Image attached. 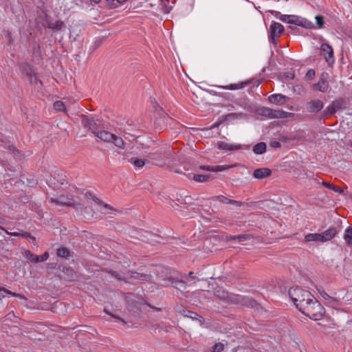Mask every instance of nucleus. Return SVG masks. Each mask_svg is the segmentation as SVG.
<instances>
[{
  "label": "nucleus",
  "instance_id": "obj_41",
  "mask_svg": "<svg viewBox=\"0 0 352 352\" xmlns=\"http://www.w3.org/2000/svg\"><path fill=\"white\" fill-rule=\"evenodd\" d=\"M88 130L91 131L95 135V136L96 135V132H99L100 131L98 128V124L95 122L94 120L91 124V126Z\"/></svg>",
  "mask_w": 352,
  "mask_h": 352
},
{
  "label": "nucleus",
  "instance_id": "obj_14",
  "mask_svg": "<svg viewBox=\"0 0 352 352\" xmlns=\"http://www.w3.org/2000/svg\"><path fill=\"white\" fill-rule=\"evenodd\" d=\"M271 174V169L268 168H261L254 170L253 176L256 179H264L270 176Z\"/></svg>",
  "mask_w": 352,
  "mask_h": 352
},
{
  "label": "nucleus",
  "instance_id": "obj_38",
  "mask_svg": "<svg viewBox=\"0 0 352 352\" xmlns=\"http://www.w3.org/2000/svg\"><path fill=\"white\" fill-rule=\"evenodd\" d=\"M298 26L309 29L311 28L313 26V24L311 22L309 21L308 20L305 19H302L300 17L299 23H298Z\"/></svg>",
  "mask_w": 352,
  "mask_h": 352
},
{
  "label": "nucleus",
  "instance_id": "obj_57",
  "mask_svg": "<svg viewBox=\"0 0 352 352\" xmlns=\"http://www.w3.org/2000/svg\"><path fill=\"white\" fill-rule=\"evenodd\" d=\"M5 222V219L0 215V223L3 224Z\"/></svg>",
  "mask_w": 352,
  "mask_h": 352
},
{
  "label": "nucleus",
  "instance_id": "obj_39",
  "mask_svg": "<svg viewBox=\"0 0 352 352\" xmlns=\"http://www.w3.org/2000/svg\"><path fill=\"white\" fill-rule=\"evenodd\" d=\"M213 199L217 200L224 204H230L231 199L224 197L223 195H219L213 197Z\"/></svg>",
  "mask_w": 352,
  "mask_h": 352
},
{
  "label": "nucleus",
  "instance_id": "obj_11",
  "mask_svg": "<svg viewBox=\"0 0 352 352\" xmlns=\"http://www.w3.org/2000/svg\"><path fill=\"white\" fill-rule=\"evenodd\" d=\"M164 283L162 284L163 286H169V285H173L174 287L177 288V289H181V288H183L184 289L185 288V282L182 280H178V279H176L173 277H168L167 278H165L164 280Z\"/></svg>",
  "mask_w": 352,
  "mask_h": 352
},
{
  "label": "nucleus",
  "instance_id": "obj_33",
  "mask_svg": "<svg viewBox=\"0 0 352 352\" xmlns=\"http://www.w3.org/2000/svg\"><path fill=\"white\" fill-rule=\"evenodd\" d=\"M65 26L64 23L62 21H57L54 23H48L47 28L49 29L54 30H61V29Z\"/></svg>",
  "mask_w": 352,
  "mask_h": 352
},
{
  "label": "nucleus",
  "instance_id": "obj_23",
  "mask_svg": "<svg viewBox=\"0 0 352 352\" xmlns=\"http://www.w3.org/2000/svg\"><path fill=\"white\" fill-rule=\"evenodd\" d=\"M313 87L315 89L318 90L322 92H324L327 91L328 88V82L323 78H320L318 82L313 85Z\"/></svg>",
  "mask_w": 352,
  "mask_h": 352
},
{
  "label": "nucleus",
  "instance_id": "obj_4",
  "mask_svg": "<svg viewBox=\"0 0 352 352\" xmlns=\"http://www.w3.org/2000/svg\"><path fill=\"white\" fill-rule=\"evenodd\" d=\"M152 278L151 274L139 273L138 272H128L124 274V281L129 283H135L137 281H150Z\"/></svg>",
  "mask_w": 352,
  "mask_h": 352
},
{
  "label": "nucleus",
  "instance_id": "obj_1",
  "mask_svg": "<svg viewBox=\"0 0 352 352\" xmlns=\"http://www.w3.org/2000/svg\"><path fill=\"white\" fill-rule=\"evenodd\" d=\"M173 155L172 148L170 146H160L152 148L148 153L146 157L153 162L156 166H164L168 162Z\"/></svg>",
  "mask_w": 352,
  "mask_h": 352
},
{
  "label": "nucleus",
  "instance_id": "obj_16",
  "mask_svg": "<svg viewBox=\"0 0 352 352\" xmlns=\"http://www.w3.org/2000/svg\"><path fill=\"white\" fill-rule=\"evenodd\" d=\"M336 230L335 228H330L329 229L325 230L320 234V241L324 242L331 240L334 236L336 234Z\"/></svg>",
  "mask_w": 352,
  "mask_h": 352
},
{
  "label": "nucleus",
  "instance_id": "obj_27",
  "mask_svg": "<svg viewBox=\"0 0 352 352\" xmlns=\"http://www.w3.org/2000/svg\"><path fill=\"white\" fill-rule=\"evenodd\" d=\"M267 145L265 142H259L253 146L252 151L255 154L261 155L266 151Z\"/></svg>",
  "mask_w": 352,
  "mask_h": 352
},
{
  "label": "nucleus",
  "instance_id": "obj_34",
  "mask_svg": "<svg viewBox=\"0 0 352 352\" xmlns=\"http://www.w3.org/2000/svg\"><path fill=\"white\" fill-rule=\"evenodd\" d=\"M93 121H94L93 118H89V116H85V115H83L82 116L81 124H82V126L85 128L89 129Z\"/></svg>",
  "mask_w": 352,
  "mask_h": 352
},
{
  "label": "nucleus",
  "instance_id": "obj_46",
  "mask_svg": "<svg viewBox=\"0 0 352 352\" xmlns=\"http://www.w3.org/2000/svg\"><path fill=\"white\" fill-rule=\"evenodd\" d=\"M110 273L112 275V276L115 277L118 280H124V275L122 276V275H120V274L117 273L115 271H111Z\"/></svg>",
  "mask_w": 352,
  "mask_h": 352
},
{
  "label": "nucleus",
  "instance_id": "obj_37",
  "mask_svg": "<svg viewBox=\"0 0 352 352\" xmlns=\"http://www.w3.org/2000/svg\"><path fill=\"white\" fill-rule=\"evenodd\" d=\"M56 254L61 258H67L69 255V250L64 247L60 248L57 250Z\"/></svg>",
  "mask_w": 352,
  "mask_h": 352
},
{
  "label": "nucleus",
  "instance_id": "obj_18",
  "mask_svg": "<svg viewBox=\"0 0 352 352\" xmlns=\"http://www.w3.org/2000/svg\"><path fill=\"white\" fill-rule=\"evenodd\" d=\"M280 19L283 22L298 25L300 17L295 15L283 14L280 16Z\"/></svg>",
  "mask_w": 352,
  "mask_h": 352
},
{
  "label": "nucleus",
  "instance_id": "obj_29",
  "mask_svg": "<svg viewBox=\"0 0 352 352\" xmlns=\"http://www.w3.org/2000/svg\"><path fill=\"white\" fill-rule=\"evenodd\" d=\"M6 294H10L12 296H16V297H19L22 299L26 300V298L22 294L13 293L4 287H0V299L2 298H5Z\"/></svg>",
  "mask_w": 352,
  "mask_h": 352
},
{
  "label": "nucleus",
  "instance_id": "obj_32",
  "mask_svg": "<svg viewBox=\"0 0 352 352\" xmlns=\"http://www.w3.org/2000/svg\"><path fill=\"white\" fill-rule=\"evenodd\" d=\"M320 234L319 233H310L305 236V241L306 242L310 241H320Z\"/></svg>",
  "mask_w": 352,
  "mask_h": 352
},
{
  "label": "nucleus",
  "instance_id": "obj_53",
  "mask_svg": "<svg viewBox=\"0 0 352 352\" xmlns=\"http://www.w3.org/2000/svg\"><path fill=\"white\" fill-rule=\"evenodd\" d=\"M188 313L190 314L188 316L192 318H197L196 316H199L197 314L192 311H188Z\"/></svg>",
  "mask_w": 352,
  "mask_h": 352
},
{
  "label": "nucleus",
  "instance_id": "obj_61",
  "mask_svg": "<svg viewBox=\"0 0 352 352\" xmlns=\"http://www.w3.org/2000/svg\"><path fill=\"white\" fill-rule=\"evenodd\" d=\"M233 114H228V116H232Z\"/></svg>",
  "mask_w": 352,
  "mask_h": 352
},
{
  "label": "nucleus",
  "instance_id": "obj_17",
  "mask_svg": "<svg viewBox=\"0 0 352 352\" xmlns=\"http://www.w3.org/2000/svg\"><path fill=\"white\" fill-rule=\"evenodd\" d=\"M231 166H205L201 165L199 166V169L202 170H206V171H212V172H219V171H223L225 170H227L230 168Z\"/></svg>",
  "mask_w": 352,
  "mask_h": 352
},
{
  "label": "nucleus",
  "instance_id": "obj_55",
  "mask_svg": "<svg viewBox=\"0 0 352 352\" xmlns=\"http://www.w3.org/2000/svg\"><path fill=\"white\" fill-rule=\"evenodd\" d=\"M322 184L324 186H325V187H327V188H330V189H331V188H332V186H333V185H331V184L327 183V182H322Z\"/></svg>",
  "mask_w": 352,
  "mask_h": 352
},
{
  "label": "nucleus",
  "instance_id": "obj_52",
  "mask_svg": "<svg viewBox=\"0 0 352 352\" xmlns=\"http://www.w3.org/2000/svg\"><path fill=\"white\" fill-rule=\"evenodd\" d=\"M153 236L155 238V239L153 240L154 242L162 243L161 240L163 239L162 237L157 236V235H153Z\"/></svg>",
  "mask_w": 352,
  "mask_h": 352
},
{
  "label": "nucleus",
  "instance_id": "obj_51",
  "mask_svg": "<svg viewBox=\"0 0 352 352\" xmlns=\"http://www.w3.org/2000/svg\"><path fill=\"white\" fill-rule=\"evenodd\" d=\"M305 175H306L307 178L311 179V178L314 177V174L311 171H308L307 170V171L305 172Z\"/></svg>",
  "mask_w": 352,
  "mask_h": 352
},
{
  "label": "nucleus",
  "instance_id": "obj_48",
  "mask_svg": "<svg viewBox=\"0 0 352 352\" xmlns=\"http://www.w3.org/2000/svg\"><path fill=\"white\" fill-rule=\"evenodd\" d=\"M270 146L272 148H279L281 146V144L279 142L273 141L270 143Z\"/></svg>",
  "mask_w": 352,
  "mask_h": 352
},
{
  "label": "nucleus",
  "instance_id": "obj_26",
  "mask_svg": "<svg viewBox=\"0 0 352 352\" xmlns=\"http://www.w3.org/2000/svg\"><path fill=\"white\" fill-rule=\"evenodd\" d=\"M214 295L221 300H230L231 301L232 296H230L228 292L222 289H217L214 291Z\"/></svg>",
  "mask_w": 352,
  "mask_h": 352
},
{
  "label": "nucleus",
  "instance_id": "obj_7",
  "mask_svg": "<svg viewBox=\"0 0 352 352\" xmlns=\"http://www.w3.org/2000/svg\"><path fill=\"white\" fill-rule=\"evenodd\" d=\"M231 302L250 307H254L256 305V301L253 298L239 295H232Z\"/></svg>",
  "mask_w": 352,
  "mask_h": 352
},
{
  "label": "nucleus",
  "instance_id": "obj_15",
  "mask_svg": "<svg viewBox=\"0 0 352 352\" xmlns=\"http://www.w3.org/2000/svg\"><path fill=\"white\" fill-rule=\"evenodd\" d=\"M258 115L264 116L268 118H275V109H272L268 107H263L257 110Z\"/></svg>",
  "mask_w": 352,
  "mask_h": 352
},
{
  "label": "nucleus",
  "instance_id": "obj_12",
  "mask_svg": "<svg viewBox=\"0 0 352 352\" xmlns=\"http://www.w3.org/2000/svg\"><path fill=\"white\" fill-rule=\"evenodd\" d=\"M113 133H111L108 131L100 130L99 132H96V137L100 141L107 143H111L112 140H113Z\"/></svg>",
  "mask_w": 352,
  "mask_h": 352
},
{
  "label": "nucleus",
  "instance_id": "obj_58",
  "mask_svg": "<svg viewBox=\"0 0 352 352\" xmlns=\"http://www.w3.org/2000/svg\"><path fill=\"white\" fill-rule=\"evenodd\" d=\"M91 1L94 2L95 3H98L100 2L101 0H91Z\"/></svg>",
  "mask_w": 352,
  "mask_h": 352
},
{
  "label": "nucleus",
  "instance_id": "obj_36",
  "mask_svg": "<svg viewBox=\"0 0 352 352\" xmlns=\"http://www.w3.org/2000/svg\"><path fill=\"white\" fill-rule=\"evenodd\" d=\"M210 178V175H199L195 174L192 177V179L197 182H205L208 181Z\"/></svg>",
  "mask_w": 352,
  "mask_h": 352
},
{
  "label": "nucleus",
  "instance_id": "obj_24",
  "mask_svg": "<svg viewBox=\"0 0 352 352\" xmlns=\"http://www.w3.org/2000/svg\"><path fill=\"white\" fill-rule=\"evenodd\" d=\"M338 108V105L336 103L333 102L323 111L322 117H328L329 116L334 114Z\"/></svg>",
  "mask_w": 352,
  "mask_h": 352
},
{
  "label": "nucleus",
  "instance_id": "obj_47",
  "mask_svg": "<svg viewBox=\"0 0 352 352\" xmlns=\"http://www.w3.org/2000/svg\"><path fill=\"white\" fill-rule=\"evenodd\" d=\"M316 75V72L314 69H309L306 74V77L308 79H312Z\"/></svg>",
  "mask_w": 352,
  "mask_h": 352
},
{
  "label": "nucleus",
  "instance_id": "obj_56",
  "mask_svg": "<svg viewBox=\"0 0 352 352\" xmlns=\"http://www.w3.org/2000/svg\"><path fill=\"white\" fill-rule=\"evenodd\" d=\"M117 2L120 4H122V3H124V2H126L127 0H116Z\"/></svg>",
  "mask_w": 352,
  "mask_h": 352
},
{
  "label": "nucleus",
  "instance_id": "obj_5",
  "mask_svg": "<svg viewBox=\"0 0 352 352\" xmlns=\"http://www.w3.org/2000/svg\"><path fill=\"white\" fill-rule=\"evenodd\" d=\"M284 32V28L282 24L273 22L270 27L269 40L274 44H276L278 38Z\"/></svg>",
  "mask_w": 352,
  "mask_h": 352
},
{
  "label": "nucleus",
  "instance_id": "obj_43",
  "mask_svg": "<svg viewBox=\"0 0 352 352\" xmlns=\"http://www.w3.org/2000/svg\"><path fill=\"white\" fill-rule=\"evenodd\" d=\"M321 296L327 300H329L330 302L336 301V299L331 296H330L327 293H326L324 291L320 292Z\"/></svg>",
  "mask_w": 352,
  "mask_h": 352
},
{
  "label": "nucleus",
  "instance_id": "obj_8",
  "mask_svg": "<svg viewBox=\"0 0 352 352\" xmlns=\"http://www.w3.org/2000/svg\"><path fill=\"white\" fill-rule=\"evenodd\" d=\"M324 107V103L319 99L312 100L305 104L306 111L309 113H318Z\"/></svg>",
  "mask_w": 352,
  "mask_h": 352
},
{
  "label": "nucleus",
  "instance_id": "obj_20",
  "mask_svg": "<svg viewBox=\"0 0 352 352\" xmlns=\"http://www.w3.org/2000/svg\"><path fill=\"white\" fill-rule=\"evenodd\" d=\"M252 238L250 234H239V235H230L227 236L228 241H236L238 242L245 241Z\"/></svg>",
  "mask_w": 352,
  "mask_h": 352
},
{
  "label": "nucleus",
  "instance_id": "obj_9",
  "mask_svg": "<svg viewBox=\"0 0 352 352\" xmlns=\"http://www.w3.org/2000/svg\"><path fill=\"white\" fill-rule=\"evenodd\" d=\"M321 52L322 55L324 56L326 61L328 63H333L334 62L333 58V51L331 46L327 43H322L321 45Z\"/></svg>",
  "mask_w": 352,
  "mask_h": 352
},
{
  "label": "nucleus",
  "instance_id": "obj_25",
  "mask_svg": "<svg viewBox=\"0 0 352 352\" xmlns=\"http://www.w3.org/2000/svg\"><path fill=\"white\" fill-rule=\"evenodd\" d=\"M218 147L219 149L226 150V151H234L238 150L241 148V145H231L227 142H220L218 144Z\"/></svg>",
  "mask_w": 352,
  "mask_h": 352
},
{
  "label": "nucleus",
  "instance_id": "obj_10",
  "mask_svg": "<svg viewBox=\"0 0 352 352\" xmlns=\"http://www.w3.org/2000/svg\"><path fill=\"white\" fill-rule=\"evenodd\" d=\"M25 256L31 262L37 263L46 261L49 258V254L45 252L43 254L37 256L32 254L30 250H27L25 252Z\"/></svg>",
  "mask_w": 352,
  "mask_h": 352
},
{
  "label": "nucleus",
  "instance_id": "obj_28",
  "mask_svg": "<svg viewBox=\"0 0 352 352\" xmlns=\"http://www.w3.org/2000/svg\"><path fill=\"white\" fill-rule=\"evenodd\" d=\"M343 238L348 246H352V226H349L345 230Z\"/></svg>",
  "mask_w": 352,
  "mask_h": 352
},
{
  "label": "nucleus",
  "instance_id": "obj_30",
  "mask_svg": "<svg viewBox=\"0 0 352 352\" xmlns=\"http://www.w3.org/2000/svg\"><path fill=\"white\" fill-rule=\"evenodd\" d=\"M85 196L87 197H91L95 203H96L98 204H100V205H102L104 208L109 209V210H113L112 207H111L109 204H104L102 201H100L96 196L93 195L91 192H87L85 194Z\"/></svg>",
  "mask_w": 352,
  "mask_h": 352
},
{
  "label": "nucleus",
  "instance_id": "obj_49",
  "mask_svg": "<svg viewBox=\"0 0 352 352\" xmlns=\"http://www.w3.org/2000/svg\"><path fill=\"white\" fill-rule=\"evenodd\" d=\"M230 204L234 205L237 207L241 206L243 204L241 201L231 199Z\"/></svg>",
  "mask_w": 352,
  "mask_h": 352
},
{
  "label": "nucleus",
  "instance_id": "obj_3",
  "mask_svg": "<svg viewBox=\"0 0 352 352\" xmlns=\"http://www.w3.org/2000/svg\"><path fill=\"white\" fill-rule=\"evenodd\" d=\"M288 294L299 311L308 302L309 298H311L312 295L309 291L298 287H291L289 289Z\"/></svg>",
  "mask_w": 352,
  "mask_h": 352
},
{
  "label": "nucleus",
  "instance_id": "obj_31",
  "mask_svg": "<svg viewBox=\"0 0 352 352\" xmlns=\"http://www.w3.org/2000/svg\"><path fill=\"white\" fill-rule=\"evenodd\" d=\"M111 143H113L116 147L119 148H124L125 145L122 138L116 135L115 134L113 135V140H112Z\"/></svg>",
  "mask_w": 352,
  "mask_h": 352
},
{
  "label": "nucleus",
  "instance_id": "obj_60",
  "mask_svg": "<svg viewBox=\"0 0 352 352\" xmlns=\"http://www.w3.org/2000/svg\"><path fill=\"white\" fill-rule=\"evenodd\" d=\"M107 1H109V2H112L113 3L114 1L115 0H106Z\"/></svg>",
  "mask_w": 352,
  "mask_h": 352
},
{
  "label": "nucleus",
  "instance_id": "obj_6",
  "mask_svg": "<svg viewBox=\"0 0 352 352\" xmlns=\"http://www.w3.org/2000/svg\"><path fill=\"white\" fill-rule=\"evenodd\" d=\"M50 202L52 204H56L57 205L63 206H72L76 207L77 206L82 207V204H76V201L70 197H67L64 195H60L57 198H50Z\"/></svg>",
  "mask_w": 352,
  "mask_h": 352
},
{
  "label": "nucleus",
  "instance_id": "obj_13",
  "mask_svg": "<svg viewBox=\"0 0 352 352\" xmlns=\"http://www.w3.org/2000/svg\"><path fill=\"white\" fill-rule=\"evenodd\" d=\"M267 99L271 103L282 105L286 102L287 97L283 94H277L270 96Z\"/></svg>",
  "mask_w": 352,
  "mask_h": 352
},
{
  "label": "nucleus",
  "instance_id": "obj_19",
  "mask_svg": "<svg viewBox=\"0 0 352 352\" xmlns=\"http://www.w3.org/2000/svg\"><path fill=\"white\" fill-rule=\"evenodd\" d=\"M252 80H246L244 82H242L241 83L238 84H230L229 85L226 86H219V87L223 88L224 89H230V90H234V89H239L241 88H243L245 86L249 85L251 82Z\"/></svg>",
  "mask_w": 352,
  "mask_h": 352
},
{
  "label": "nucleus",
  "instance_id": "obj_2",
  "mask_svg": "<svg viewBox=\"0 0 352 352\" xmlns=\"http://www.w3.org/2000/svg\"><path fill=\"white\" fill-rule=\"evenodd\" d=\"M300 311L312 320H318L322 318L324 309L318 300L311 295V298H309L308 302L302 307Z\"/></svg>",
  "mask_w": 352,
  "mask_h": 352
},
{
  "label": "nucleus",
  "instance_id": "obj_54",
  "mask_svg": "<svg viewBox=\"0 0 352 352\" xmlns=\"http://www.w3.org/2000/svg\"><path fill=\"white\" fill-rule=\"evenodd\" d=\"M104 311H105L107 314H109V316H111V317H113V318H116V319H118V320H120V321H122V322H124V321H123L122 319H120L118 316H116V315H113V314H111V313H109V312H108L107 311H106V310H104Z\"/></svg>",
  "mask_w": 352,
  "mask_h": 352
},
{
  "label": "nucleus",
  "instance_id": "obj_22",
  "mask_svg": "<svg viewBox=\"0 0 352 352\" xmlns=\"http://www.w3.org/2000/svg\"><path fill=\"white\" fill-rule=\"evenodd\" d=\"M128 161L132 164L135 168H141L146 164V160L142 158L133 157L128 160Z\"/></svg>",
  "mask_w": 352,
  "mask_h": 352
},
{
  "label": "nucleus",
  "instance_id": "obj_21",
  "mask_svg": "<svg viewBox=\"0 0 352 352\" xmlns=\"http://www.w3.org/2000/svg\"><path fill=\"white\" fill-rule=\"evenodd\" d=\"M64 278L72 281L77 278L76 273L71 268L66 267L63 269Z\"/></svg>",
  "mask_w": 352,
  "mask_h": 352
},
{
  "label": "nucleus",
  "instance_id": "obj_45",
  "mask_svg": "<svg viewBox=\"0 0 352 352\" xmlns=\"http://www.w3.org/2000/svg\"><path fill=\"white\" fill-rule=\"evenodd\" d=\"M318 26L321 28L324 26V18L322 16L318 15L315 17Z\"/></svg>",
  "mask_w": 352,
  "mask_h": 352
},
{
  "label": "nucleus",
  "instance_id": "obj_59",
  "mask_svg": "<svg viewBox=\"0 0 352 352\" xmlns=\"http://www.w3.org/2000/svg\"><path fill=\"white\" fill-rule=\"evenodd\" d=\"M192 274H193V272H189V276H192Z\"/></svg>",
  "mask_w": 352,
  "mask_h": 352
},
{
  "label": "nucleus",
  "instance_id": "obj_35",
  "mask_svg": "<svg viewBox=\"0 0 352 352\" xmlns=\"http://www.w3.org/2000/svg\"><path fill=\"white\" fill-rule=\"evenodd\" d=\"M292 115L293 113L283 110H275V118H287Z\"/></svg>",
  "mask_w": 352,
  "mask_h": 352
},
{
  "label": "nucleus",
  "instance_id": "obj_40",
  "mask_svg": "<svg viewBox=\"0 0 352 352\" xmlns=\"http://www.w3.org/2000/svg\"><path fill=\"white\" fill-rule=\"evenodd\" d=\"M54 108L58 111H65V104L62 101L58 100L54 103Z\"/></svg>",
  "mask_w": 352,
  "mask_h": 352
},
{
  "label": "nucleus",
  "instance_id": "obj_50",
  "mask_svg": "<svg viewBox=\"0 0 352 352\" xmlns=\"http://www.w3.org/2000/svg\"><path fill=\"white\" fill-rule=\"evenodd\" d=\"M331 189L336 192L342 193L343 190L338 186H333Z\"/></svg>",
  "mask_w": 352,
  "mask_h": 352
},
{
  "label": "nucleus",
  "instance_id": "obj_42",
  "mask_svg": "<svg viewBox=\"0 0 352 352\" xmlns=\"http://www.w3.org/2000/svg\"><path fill=\"white\" fill-rule=\"evenodd\" d=\"M157 326V328H155V329H163L166 332H169L172 329V327L170 326H167L164 322H161V323L158 324Z\"/></svg>",
  "mask_w": 352,
  "mask_h": 352
},
{
  "label": "nucleus",
  "instance_id": "obj_44",
  "mask_svg": "<svg viewBox=\"0 0 352 352\" xmlns=\"http://www.w3.org/2000/svg\"><path fill=\"white\" fill-rule=\"evenodd\" d=\"M223 349H224L223 344H222L221 342H218V343H216L213 346L212 352H221L223 350Z\"/></svg>",
  "mask_w": 352,
  "mask_h": 352
}]
</instances>
